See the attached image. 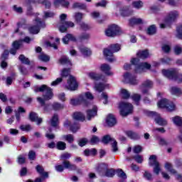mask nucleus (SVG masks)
<instances>
[{"mask_svg": "<svg viewBox=\"0 0 182 182\" xmlns=\"http://www.w3.org/2000/svg\"><path fill=\"white\" fill-rule=\"evenodd\" d=\"M162 73L164 76H166L168 79L176 80L178 83H181L182 82V75L179 74L176 69L163 70Z\"/></svg>", "mask_w": 182, "mask_h": 182, "instance_id": "obj_3", "label": "nucleus"}, {"mask_svg": "<svg viewBox=\"0 0 182 182\" xmlns=\"http://www.w3.org/2000/svg\"><path fill=\"white\" fill-rule=\"evenodd\" d=\"M158 107L161 109H166L168 112H173L176 110V105L171 101L166 99H163L158 102Z\"/></svg>", "mask_w": 182, "mask_h": 182, "instance_id": "obj_10", "label": "nucleus"}, {"mask_svg": "<svg viewBox=\"0 0 182 182\" xmlns=\"http://www.w3.org/2000/svg\"><path fill=\"white\" fill-rule=\"evenodd\" d=\"M115 174L114 169L107 168V170L105 171V173L104 174L103 177H113Z\"/></svg>", "mask_w": 182, "mask_h": 182, "instance_id": "obj_40", "label": "nucleus"}, {"mask_svg": "<svg viewBox=\"0 0 182 182\" xmlns=\"http://www.w3.org/2000/svg\"><path fill=\"white\" fill-rule=\"evenodd\" d=\"M124 83H129V85H137V83H139L136 77L134 75H132V74L129 73H126L124 75Z\"/></svg>", "mask_w": 182, "mask_h": 182, "instance_id": "obj_17", "label": "nucleus"}, {"mask_svg": "<svg viewBox=\"0 0 182 182\" xmlns=\"http://www.w3.org/2000/svg\"><path fill=\"white\" fill-rule=\"evenodd\" d=\"M99 141H100V139H99V137H97V136H92L90 143V144H97V143H99Z\"/></svg>", "mask_w": 182, "mask_h": 182, "instance_id": "obj_59", "label": "nucleus"}, {"mask_svg": "<svg viewBox=\"0 0 182 182\" xmlns=\"http://www.w3.org/2000/svg\"><path fill=\"white\" fill-rule=\"evenodd\" d=\"M66 18H68V15L65 14H62L60 16V21L58 23V28L60 32H66L68 31V28H73V26H75V23L73 22L65 21Z\"/></svg>", "mask_w": 182, "mask_h": 182, "instance_id": "obj_5", "label": "nucleus"}, {"mask_svg": "<svg viewBox=\"0 0 182 182\" xmlns=\"http://www.w3.org/2000/svg\"><path fill=\"white\" fill-rule=\"evenodd\" d=\"M117 173L118 177H120V178H123V180H125V178H127L126 173L122 169H117Z\"/></svg>", "mask_w": 182, "mask_h": 182, "instance_id": "obj_53", "label": "nucleus"}, {"mask_svg": "<svg viewBox=\"0 0 182 182\" xmlns=\"http://www.w3.org/2000/svg\"><path fill=\"white\" fill-rule=\"evenodd\" d=\"M148 116H151L152 117H154V120L156 123V124H159V126H166L167 125V122L166 119H163L160 114H157L154 112H148Z\"/></svg>", "mask_w": 182, "mask_h": 182, "instance_id": "obj_13", "label": "nucleus"}, {"mask_svg": "<svg viewBox=\"0 0 182 182\" xmlns=\"http://www.w3.org/2000/svg\"><path fill=\"white\" fill-rule=\"evenodd\" d=\"M177 38L182 39V25L177 28Z\"/></svg>", "mask_w": 182, "mask_h": 182, "instance_id": "obj_64", "label": "nucleus"}, {"mask_svg": "<svg viewBox=\"0 0 182 182\" xmlns=\"http://www.w3.org/2000/svg\"><path fill=\"white\" fill-rule=\"evenodd\" d=\"M50 124L53 127H58L59 124V116L58 114H55L50 120Z\"/></svg>", "mask_w": 182, "mask_h": 182, "instance_id": "obj_29", "label": "nucleus"}, {"mask_svg": "<svg viewBox=\"0 0 182 182\" xmlns=\"http://www.w3.org/2000/svg\"><path fill=\"white\" fill-rule=\"evenodd\" d=\"M36 26L29 27L28 31L30 33L36 35V33H39L41 28H45V23L42 22L39 18H36Z\"/></svg>", "mask_w": 182, "mask_h": 182, "instance_id": "obj_12", "label": "nucleus"}, {"mask_svg": "<svg viewBox=\"0 0 182 182\" xmlns=\"http://www.w3.org/2000/svg\"><path fill=\"white\" fill-rule=\"evenodd\" d=\"M105 35L109 38H114L120 35V28L114 24L111 25L105 30Z\"/></svg>", "mask_w": 182, "mask_h": 182, "instance_id": "obj_11", "label": "nucleus"}, {"mask_svg": "<svg viewBox=\"0 0 182 182\" xmlns=\"http://www.w3.org/2000/svg\"><path fill=\"white\" fill-rule=\"evenodd\" d=\"M165 168L166 170H168V171H169L170 173H171L172 174H176V173H177V171H176L173 168V166L171 165V164L166 162L165 164Z\"/></svg>", "mask_w": 182, "mask_h": 182, "instance_id": "obj_43", "label": "nucleus"}, {"mask_svg": "<svg viewBox=\"0 0 182 182\" xmlns=\"http://www.w3.org/2000/svg\"><path fill=\"white\" fill-rule=\"evenodd\" d=\"M156 29L155 25L150 26L147 29L148 35H154L156 33Z\"/></svg>", "mask_w": 182, "mask_h": 182, "instance_id": "obj_50", "label": "nucleus"}, {"mask_svg": "<svg viewBox=\"0 0 182 182\" xmlns=\"http://www.w3.org/2000/svg\"><path fill=\"white\" fill-rule=\"evenodd\" d=\"M54 5L55 6H59V5H62V6L68 8V6H69V1L66 0H55Z\"/></svg>", "mask_w": 182, "mask_h": 182, "instance_id": "obj_31", "label": "nucleus"}, {"mask_svg": "<svg viewBox=\"0 0 182 182\" xmlns=\"http://www.w3.org/2000/svg\"><path fill=\"white\" fill-rule=\"evenodd\" d=\"M131 62L135 66V72L136 73L146 72V69H150L151 68V65L147 63H139L140 60L137 58H132Z\"/></svg>", "mask_w": 182, "mask_h": 182, "instance_id": "obj_7", "label": "nucleus"}, {"mask_svg": "<svg viewBox=\"0 0 182 182\" xmlns=\"http://www.w3.org/2000/svg\"><path fill=\"white\" fill-rule=\"evenodd\" d=\"M174 53L176 55H180L182 53L181 46H176L174 48Z\"/></svg>", "mask_w": 182, "mask_h": 182, "instance_id": "obj_63", "label": "nucleus"}, {"mask_svg": "<svg viewBox=\"0 0 182 182\" xmlns=\"http://www.w3.org/2000/svg\"><path fill=\"white\" fill-rule=\"evenodd\" d=\"M29 119L31 122H36L37 124H41V123H42V118H38V114L34 112L30 113Z\"/></svg>", "mask_w": 182, "mask_h": 182, "instance_id": "obj_25", "label": "nucleus"}, {"mask_svg": "<svg viewBox=\"0 0 182 182\" xmlns=\"http://www.w3.org/2000/svg\"><path fill=\"white\" fill-rule=\"evenodd\" d=\"M97 153V151L96 149H85L84 151L85 156H95V154Z\"/></svg>", "mask_w": 182, "mask_h": 182, "instance_id": "obj_39", "label": "nucleus"}, {"mask_svg": "<svg viewBox=\"0 0 182 182\" xmlns=\"http://www.w3.org/2000/svg\"><path fill=\"white\" fill-rule=\"evenodd\" d=\"M106 122L109 127H113V126H114L116 123H117V122L116 121V117H114V115L113 114H109L107 117Z\"/></svg>", "mask_w": 182, "mask_h": 182, "instance_id": "obj_24", "label": "nucleus"}, {"mask_svg": "<svg viewBox=\"0 0 182 182\" xmlns=\"http://www.w3.org/2000/svg\"><path fill=\"white\" fill-rule=\"evenodd\" d=\"M126 134L129 139H132L133 140H137V139H140V136L137 134V133L134 132L132 131H127Z\"/></svg>", "mask_w": 182, "mask_h": 182, "instance_id": "obj_34", "label": "nucleus"}, {"mask_svg": "<svg viewBox=\"0 0 182 182\" xmlns=\"http://www.w3.org/2000/svg\"><path fill=\"white\" fill-rule=\"evenodd\" d=\"M53 2L55 3V0H38V3L42 4L43 6H44L46 9H50Z\"/></svg>", "mask_w": 182, "mask_h": 182, "instance_id": "obj_28", "label": "nucleus"}, {"mask_svg": "<svg viewBox=\"0 0 182 182\" xmlns=\"http://www.w3.org/2000/svg\"><path fill=\"white\" fill-rule=\"evenodd\" d=\"M73 8H77L78 9H86V4L83 3H74Z\"/></svg>", "mask_w": 182, "mask_h": 182, "instance_id": "obj_52", "label": "nucleus"}, {"mask_svg": "<svg viewBox=\"0 0 182 182\" xmlns=\"http://www.w3.org/2000/svg\"><path fill=\"white\" fill-rule=\"evenodd\" d=\"M121 93L123 99H129L130 97V93L127 90H122Z\"/></svg>", "mask_w": 182, "mask_h": 182, "instance_id": "obj_56", "label": "nucleus"}, {"mask_svg": "<svg viewBox=\"0 0 182 182\" xmlns=\"http://www.w3.org/2000/svg\"><path fill=\"white\" fill-rule=\"evenodd\" d=\"M55 16V13L52 11H44V16L43 18L45 19H47V18H53Z\"/></svg>", "mask_w": 182, "mask_h": 182, "instance_id": "obj_57", "label": "nucleus"}, {"mask_svg": "<svg viewBox=\"0 0 182 182\" xmlns=\"http://www.w3.org/2000/svg\"><path fill=\"white\" fill-rule=\"evenodd\" d=\"M38 59L43 62H49L50 58L46 54L41 53L38 56Z\"/></svg>", "mask_w": 182, "mask_h": 182, "instance_id": "obj_55", "label": "nucleus"}, {"mask_svg": "<svg viewBox=\"0 0 182 182\" xmlns=\"http://www.w3.org/2000/svg\"><path fill=\"white\" fill-rule=\"evenodd\" d=\"M136 55L141 59H146V58H149V51L147 50L139 51Z\"/></svg>", "mask_w": 182, "mask_h": 182, "instance_id": "obj_37", "label": "nucleus"}, {"mask_svg": "<svg viewBox=\"0 0 182 182\" xmlns=\"http://www.w3.org/2000/svg\"><path fill=\"white\" fill-rule=\"evenodd\" d=\"M63 137L65 141H68V143H73L75 141V136H73V134L63 135Z\"/></svg>", "mask_w": 182, "mask_h": 182, "instance_id": "obj_42", "label": "nucleus"}, {"mask_svg": "<svg viewBox=\"0 0 182 182\" xmlns=\"http://www.w3.org/2000/svg\"><path fill=\"white\" fill-rule=\"evenodd\" d=\"M97 114V107L94 106L92 109L87 110V120H92V117Z\"/></svg>", "mask_w": 182, "mask_h": 182, "instance_id": "obj_22", "label": "nucleus"}, {"mask_svg": "<svg viewBox=\"0 0 182 182\" xmlns=\"http://www.w3.org/2000/svg\"><path fill=\"white\" fill-rule=\"evenodd\" d=\"M109 49H105L104 50V55L106 56L108 62H113L114 60V58H113V53L116 52H119L120 50V44H112L109 46Z\"/></svg>", "mask_w": 182, "mask_h": 182, "instance_id": "obj_8", "label": "nucleus"}, {"mask_svg": "<svg viewBox=\"0 0 182 182\" xmlns=\"http://www.w3.org/2000/svg\"><path fill=\"white\" fill-rule=\"evenodd\" d=\"M170 92L171 95H175L176 96H180L182 94L181 90L177 87H172Z\"/></svg>", "mask_w": 182, "mask_h": 182, "instance_id": "obj_38", "label": "nucleus"}, {"mask_svg": "<svg viewBox=\"0 0 182 182\" xmlns=\"http://www.w3.org/2000/svg\"><path fill=\"white\" fill-rule=\"evenodd\" d=\"M107 86V85H106L105 83H102V82L95 83V89L97 92H99L100 93V92H103V90H105V89H106Z\"/></svg>", "mask_w": 182, "mask_h": 182, "instance_id": "obj_30", "label": "nucleus"}, {"mask_svg": "<svg viewBox=\"0 0 182 182\" xmlns=\"http://www.w3.org/2000/svg\"><path fill=\"white\" fill-rule=\"evenodd\" d=\"M170 143H171V141L168 139H166L161 138V137H160L159 139V144L161 146H168V144H170Z\"/></svg>", "mask_w": 182, "mask_h": 182, "instance_id": "obj_46", "label": "nucleus"}, {"mask_svg": "<svg viewBox=\"0 0 182 182\" xmlns=\"http://www.w3.org/2000/svg\"><path fill=\"white\" fill-rule=\"evenodd\" d=\"M36 171L38 173L40 176H42L43 177H49V173L48 172H45V168H43V166L41 165H38L36 167Z\"/></svg>", "mask_w": 182, "mask_h": 182, "instance_id": "obj_27", "label": "nucleus"}, {"mask_svg": "<svg viewBox=\"0 0 182 182\" xmlns=\"http://www.w3.org/2000/svg\"><path fill=\"white\" fill-rule=\"evenodd\" d=\"M102 141V143H104V144H107V143H109L110 141V143L112 144V151H114V153H116V151H117V150H119L117 148V141H116V140H114V139L111 138L109 135L104 136Z\"/></svg>", "mask_w": 182, "mask_h": 182, "instance_id": "obj_14", "label": "nucleus"}, {"mask_svg": "<svg viewBox=\"0 0 182 182\" xmlns=\"http://www.w3.org/2000/svg\"><path fill=\"white\" fill-rule=\"evenodd\" d=\"M88 76L90 79H93V80H102V82H106V77L96 74V73H90Z\"/></svg>", "mask_w": 182, "mask_h": 182, "instance_id": "obj_21", "label": "nucleus"}, {"mask_svg": "<svg viewBox=\"0 0 182 182\" xmlns=\"http://www.w3.org/2000/svg\"><path fill=\"white\" fill-rule=\"evenodd\" d=\"M80 26L83 31H89L90 29V26L83 22L80 23Z\"/></svg>", "mask_w": 182, "mask_h": 182, "instance_id": "obj_62", "label": "nucleus"}, {"mask_svg": "<svg viewBox=\"0 0 182 182\" xmlns=\"http://www.w3.org/2000/svg\"><path fill=\"white\" fill-rule=\"evenodd\" d=\"M121 116L126 117L133 112V105L127 102H121L119 104Z\"/></svg>", "mask_w": 182, "mask_h": 182, "instance_id": "obj_9", "label": "nucleus"}, {"mask_svg": "<svg viewBox=\"0 0 182 182\" xmlns=\"http://www.w3.org/2000/svg\"><path fill=\"white\" fill-rule=\"evenodd\" d=\"M18 59L21 63H23L24 65H29V63H31L29 58L25 57L24 55H20Z\"/></svg>", "mask_w": 182, "mask_h": 182, "instance_id": "obj_41", "label": "nucleus"}, {"mask_svg": "<svg viewBox=\"0 0 182 182\" xmlns=\"http://www.w3.org/2000/svg\"><path fill=\"white\" fill-rule=\"evenodd\" d=\"M59 63L60 65H72V63L70 62V60L66 57V55H63L59 59Z\"/></svg>", "mask_w": 182, "mask_h": 182, "instance_id": "obj_36", "label": "nucleus"}, {"mask_svg": "<svg viewBox=\"0 0 182 182\" xmlns=\"http://www.w3.org/2000/svg\"><path fill=\"white\" fill-rule=\"evenodd\" d=\"M93 99H95L93 95L90 93V92H87L84 94H81L77 99H71L70 103L73 106H77L79 105L89 106V100H93Z\"/></svg>", "mask_w": 182, "mask_h": 182, "instance_id": "obj_2", "label": "nucleus"}, {"mask_svg": "<svg viewBox=\"0 0 182 182\" xmlns=\"http://www.w3.org/2000/svg\"><path fill=\"white\" fill-rule=\"evenodd\" d=\"M172 120L176 126H182V119L181 117L176 116L173 118H172Z\"/></svg>", "mask_w": 182, "mask_h": 182, "instance_id": "obj_47", "label": "nucleus"}, {"mask_svg": "<svg viewBox=\"0 0 182 182\" xmlns=\"http://www.w3.org/2000/svg\"><path fill=\"white\" fill-rule=\"evenodd\" d=\"M69 41H72L73 42H75V41H76V38H75V36H73V35L72 34H67L66 36H65L63 38V42L65 45H68V43H69Z\"/></svg>", "mask_w": 182, "mask_h": 182, "instance_id": "obj_32", "label": "nucleus"}, {"mask_svg": "<svg viewBox=\"0 0 182 182\" xmlns=\"http://www.w3.org/2000/svg\"><path fill=\"white\" fill-rule=\"evenodd\" d=\"M107 167H109V165L107 164H100L97 168L96 171L98 172L100 176H105V173H106V170H107Z\"/></svg>", "mask_w": 182, "mask_h": 182, "instance_id": "obj_20", "label": "nucleus"}, {"mask_svg": "<svg viewBox=\"0 0 182 182\" xmlns=\"http://www.w3.org/2000/svg\"><path fill=\"white\" fill-rule=\"evenodd\" d=\"M56 149L58 150H65L66 149V143L63 141H58L56 144Z\"/></svg>", "mask_w": 182, "mask_h": 182, "instance_id": "obj_45", "label": "nucleus"}, {"mask_svg": "<svg viewBox=\"0 0 182 182\" xmlns=\"http://www.w3.org/2000/svg\"><path fill=\"white\" fill-rule=\"evenodd\" d=\"M75 120H79L80 122H84L85 115L82 112H75L73 115Z\"/></svg>", "mask_w": 182, "mask_h": 182, "instance_id": "obj_35", "label": "nucleus"}, {"mask_svg": "<svg viewBox=\"0 0 182 182\" xmlns=\"http://www.w3.org/2000/svg\"><path fill=\"white\" fill-rule=\"evenodd\" d=\"M153 87V82L150 80H146L144 82L141 86V90L143 95H147L149 93V89Z\"/></svg>", "mask_w": 182, "mask_h": 182, "instance_id": "obj_18", "label": "nucleus"}, {"mask_svg": "<svg viewBox=\"0 0 182 182\" xmlns=\"http://www.w3.org/2000/svg\"><path fill=\"white\" fill-rule=\"evenodd\" d=\"M60 42V40H59V38H55V43H51L50 42H48L47 46H50L51 48L58 49V45H59Z\"/></svg>", "mask_w": 182, "mask_h": 182, "instance_id": "obj_49", "label": "nucleus"}, {"mask_svg": "<svg viewBox=\"0 0 182 182\" xmlns=\"http://www.w3.org/2000/svg\"><path fill=\"white\" fill-rule=\"evenodd\" d=\"M23 41L18 40L15 41L12 43V47L14 48V49H17V50L22 46Z\"/></svg>", "mask_w": 182, "mask_h": 182, "instance_id": "obj_44", "label": "nucleus"}, {"mask_svg": "<svg viewBox=\"0 0 182 182\" xmlns=\"http://www.w3.org/2000/svg\"><path fill=\"white\" fill-rule=\"evenodd\" d=\"M55 168L56 170V171H58V173H63V171L65 170V165H62V164H58V165H56L55 166Z\"/></svg>", "mask_w": 182, "mask_h": 182, "instance_id": "obj_60", "label": "nucleus"}, {"mask_svg": "<svg viewBox=\"0 0 182 182\" xmlns=\"http://www.w3.org/2000/svg\"><path fill=\"white\" fill-rule=\"evenodd\" d=\"M79 85L76 81V78L72 75H70L69 79L68 80V85L65 86V88L68 90H76Z\"/></svg>", "mask_w": 182, "mask_h": 182, "instance_id": "obj_16", "label": "nucleus"}, {"mask_svg": "<svg viewBox=\"0 0 182 182\" xmlns=\"http://www.w3.org/2000/svg\"><path fill=\"white\" fill-rule=\"evenodd\" d=\"M100 69L102 72H103L105 75H107V76H112V75H113V73H112L111 71L112 68H110V65L107 64L101 65Z\"/></svg>", "mask_w": 182, "mask_h": 182, "instance_id": "obj_23", "label": "nucleus"}, {"mask_svg": "<svg viewBox=\"0 0 182 182\" xmlns=\"http://www.w3.org/2000/svg\"><path fill=\"white\" fill-rule=\"evenodd\" d=\"M80 51L84 56H90L92 55V51L85 46H80Z\"/></svg>", "mask_w": 182, "mask_h": 182, "instance_id": "obj_33", "label": "nucleus"}, {"mask_svg": "<svg viewBox=\"0 0 182 182\" xmlns=\"http://www.w3.org/2000/svg\"><path fill=\"white\" fill-rule=\"evenodd\" d=\"M75 20L77 21V23L80 22L82 19H83V14L82 13H75L74 16Z\"/></svg>", "mask_w": 182, "mask_h": 182, "instance_id": "obj_54", "label": "nucleus"}, {"mask_svg": "<svg viewBox=\"0 0 182 182\" xmlns=\"http://www.w3.org/2000/svg\"><path fill=\"white\" fill-rule=\"evenodd\" d=\"M180 14L177 11H170L165 18L164 23L160 24V28L164 29V28H168L171 26V23L178 18Z\"/></svg>", "mask_w": 182, "mask_h": 182, "instance_id": "obj_4", "label": "nucleus"}, {"mask_svg": "<svg viewBox=\"0 0 182 182\" xmlns=\"http://www.w3.org/2000/svg\"><path fill=\"white\" fill-rule=\"evenodd\" d=\"M132 6L134 8H136V9H140L141 8H143V1H134L132 3Z\"/></svg>", "mask_w": 182, "mask_h": 182, "instance_id": "obj_48", "label": "nucleus"}, {"mask_svg": "<svg viewBox=\"0 0 182 182\" xmlns=\"http://www.w3.org/2000/svg\"><path fill=\"white\" fill-rule=\"evenodd\" d=\"M149 165L154 166V173L159 175L160 173V164L157 161V156H156V155H151L149 157Z\"/></svg>", "mask_w": 182, "mask_h": 182, "instance_id": "obj_15", "label": "nucleus"}, {"mask_svg": "<svg viewBox=\"0 0 182 182\" xmlns=\"http://www.w3.org/2000/svg\"><path fill=\"white\" fill-rule=\"evenodd\" d=\"M53 109L54 110H61V109H63V105H62L60 104V103L55 102V103L53 105Z\"/></svg>", "mask_w": 182, "mask_h": 182, "instance_id": "obj_61", "label": "nucleus"}, {"mask_svg": "<svg viewBox=\"0 0 182 182\" xmlns=\"http://www.w3.org/2000/svg\"><path fill=\"white\" fill-rule=\"evenodd\" d=\"M72 157V154H69L68 152L63 153L60 155V160L63 161V165H64L65 168H67L68 170H70L71 171H74L75 170H77V167L76 165L71 164L70 161H69V159Z\"/></svg>", "mask_w": 182, "mask_h": 182, "instance_id": "obj_6", "label": "nucleus"}, {"mask_svg": "<svg viewBox=\"0 0 182 182\" xmlns=\"http://www.w3.org/2000/svg\"><path fill=\"white\" fill-rule=\"evenodd\" d=\"M132 159L136 161V163L141 164L143 163V156L141 155H136L132 156Z\"/></svg>", "mask_w": 182, "mask_h": 182, "instance_id": "obj_58", "label": "nucleus"}, {"mask_svg": "<svg viewBox=\"0 0 182 182\" xmlns=\"http://www.w3.org/2000/svg\"><path fill=\"white\" fill-rule=\"evenodd\" d=\"M64 126L65 127H70V130H71L73 133H76L80 128L79 124H77V123L75 122L74 124H72V122L69 120H66L65 122Z\"/></svg>", "mask_w": 182, "mask_h": 182, "instance_id": "obj_19", "label": "nucleus"}, {"mask_svg": "<svg viewBox=\"0 0 182 182\" xmlns=\"http://www.w3.org/2000/svg\"><path fill=\"white\" fill-rule=\"evenodd\" d=\"M132 99L135 102L136 105H139V102H140V99H141V96L139 94H134L132 95Z\"/></svg>", "mask_w": 182, "mask_h": 182, "instance_id": "obj_51", "label": "nucleus"}, {"mask_svg": "<svg viewBox=\"0 0 182 182\" xmlns=\"http://www.w3.org/2000/svg\"><path fill=\"white\" fill-rule=\"evenodd\" d=\"M143 23V19L137 17H133L129 19V26H134V25H141Z\"/></svg>", "mask_w": 182, "mask_h": 182, "instance_id": "obj_26", "label": "nucleus"}, {"mask_svg": "<svg viewBox=\"0 0 182 182\" xmlns=\"http://www.w3.org/2000/svg\"><path fill=\"white\" fill-rule=\"evenodd\" d=\"M33 90L36 93H38V92H43V99L41 97H37V100L40 105H41V106H45V100H50V99L53 97V92L52 88L48 87L47 85H43L41 87L34 86Z\"/></svg>", "mask_w": 182, "mask_h": 182, "instance_id": "obj_1", "label": "nucleus"}]
</instances>
